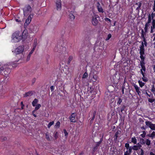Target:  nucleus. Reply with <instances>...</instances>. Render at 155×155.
Here are the masks:
<instances>
[{
  "label": "nucleus",
  "instance_id": "f257e3e1",
  "mask_svg": "<svg viewBox=\"0 0 155 155\" xmlns=\"http://www.w3.org/2000/svg\"><path fill=\"white\" fill-rule=\"evenodd\" d=\"M22 37L21 33L18 31H16L12 35V40L14 42H18L22 39Z\"/></svg>",
  "mask_w": 155,
  "mask_h": 155
},
{
  "label": "nucleus",
  "instance_id": "f03ea898",
  "mask_svg": "<svg viewBox=\"0 0 155 155\" xmlns=\"http://www.w3.org/2000/svg\"><path fill=\"white\" fill-rule=\"evenodd\" d=\"M99 17L98 15H95L92 16L91 20V23L94 26H97L99 23L97 18Z\"/></svg>",
  "mask_w": 155,
  "mask_h": 155
},
{
  "label": "nucleus",
  "instance_id": "7ed1b4c3",
  "mask_svg": "<svg viewBox=\"0 0 155 155\" xmlns=\"http://www.w3.org/2000/svg\"><path fill=\"white\" fill-rule=\"evenodd\" d=\"M24 51V47L23 46H20L17 48L15 50V52L16 54H19L22 53Z\"/></svg>",
  "mask_w": 155,
  "mask_h": 155
},
{
  "label": "nucleus",
  "instance_id": "20e7f679",
  "mask_svg": "<svg viewBox=\"0 0 155 155\" xmlns=\"http://www.w3.org/2000/svg\"><path fill=\"white\" fill-rule=\"evenodd\" d=\"M146 125L150 128L151 130H155V124H152L151 122L146 121L145 122Z\"/></svg>",
  "mask_w": 155,
  "mask_h": 155
},
{
  "label": "nucleus",
  "instance_id": "39448f33",
  "mask_svg": "<svg viewBox=\"0 0 155 155\" xmlns=\"http://www.w3.org/2000/svg\"><path fill=\"white\" fill-rule=\"evenodd\" d=\"M140 58L141 59V61L140 62V65L141 66L142 68L143 69V71H144L146 70V68L145 66L144 63V56H140Z\"/></svg>",
  "mask_w": 155,
  "mask_h": 155
},
{
  "label": "nucleus",
  "instance_id": "423d86ee",
  "mask_svg": "<svg viewBox=\"0 0 155 155\" xmlns=\"http://www.w3.org/2000/svg\"><path fill=\"white\" fill-rule=\"evenodd\" d=\"M140 56H144L143 55L145 53V50L144 49V46L143 45V42H142V45L140 46Z\"/></svg>",
  "mask_w": 155,
  "mask_h": 155
},
{
  "label": "nucleus",
  "instance_id": "0eeeda50",
  "mask_svg": "<svg viewBox=\"0 0 155 155\" xmlns=\"http://www.w3.org/2000/svg\"><path fill=\"white\" fill-rule=\"evenodd\" d=\"M35 93L34 91H29L25 93L24 94V97H30L33 95V94Z\"/></svg>",
  "mask_w": 155,
  "mask_h": 155
},
{
  "label": "nucleus",
  "instance_id": "6e6552de",
  "mask_svg": "<svg viewBox=\"0 0 155 155\" xmlns=\"http://www.w3.org/2000/svg\"><path fill=\"white\" fill-rule=\"evenodd\" d=\"M76 115L74 113H72L70 117V119L71 122L75 123L76 122V120L75 119Z\"/></svg>",
  "mask_w": 155,
  "mask_h": 155
},
{
  "label": "nucleus",
  "instance_id": "1a4fd4ad",
  "mask_svg": "<svg viewBox=\"0 0 155 155\" xmlns=\"http://www.w3.org/2000/svg\"><path fill=\"white\" fill-rule=\"evenodd\" d=\"M56 6L58 10H60L61 9V0H58L56 2Z\"/></svg>",
  "mask_w": 155,
  "mask_h": 155
},
{
  "label": "nucleus",
  "instance_id": "9d476101",
  "mask_svg": "<svg viewBox=\"0 0 155 155\" xmlns=\"http://www.w3.org/2000/svg\"><path fill=\"white\" fill-rule=\"evenodd\" d=\"M150 28V33H152L153 32V29L155 28V20L153 19L152 22V25Z\"/></svg>",
  "mask_w": 155,
  "mask_h": 155
},
{
  "label": "nucleus",
  "instance_id": "9b49d317",
  "mask_svg": "<svg viewBox=\"0 0 155 155\" xmlns=\"http://www.w3.org/2000/svg\"><path fill=\"white\" fill-rule=\"evenodd\" d=\"M135 5H137L138 7L136 8V10L138 12V13H139L140 8L142 5V2L141 1L138 2H137L135 3Z\"/></svg>",
  "mask_w": 155,
  "mask_h": 155
},
{
  "label": "nucleus",
  "instance_id": "f8f14e48",
  "mask_svg": "<svg viewBox=\"0 0 155 155\" xmlns=\"http://www.w3.org/2000/svg\"><path fill=\"white\" fill-rule=\"evenodd\" d=\"M31 21V17L29 16L26 20V21L24 24V26L25 27V26L27 27V26H28V25L30 23Z\"/></svg>",
  "mask_w": 155,
  "mask_h": 155
},
{
  "label": "nucleus",
  "instance_id": "ddd939ff",
  "mask_svg": "<svg viewBox=\"0 0 155 155\" xmlns=\"http://www.w3.org/2000/svg\"><path fill=\"white\" fill-rule=\"evenodd\" d=\"M97 9H98V11L100 12L103 13L104 12L103 10V8H102L101 7L100 3L99 2H98L97 3Z\"/></svg>",
  "mask_w": 155,
  "mask_h": 155
},
{
  "label": "nucleus",
  "instance_id": "4468645a",
  "mask_svg": "<svg viewBox=\"0 0 155 155\" xmlns=\"http://www.w3.org/2000/svg\"><path fill=\"white\" fill-rule=\"evenodd\" d=\"M150 23H146L145 25L144 30L145 32H147L148 30L150 28Z\"/></svg>",
  "mask_w": 155,
  "mask_h": 155
},
{
  "label": "nucleus",
  "instance_id": "2eb2a0df",
  "mask_svg": "<svg viewBox=\"0 0 155 155\" xmlns=\"http://www.w3.org/2000/svg\"><path fill=\"white\" fill-rule=\"evenodd\" d=\"M134 86L135 89L137 93L138 94L140 95L141 93L140 91L139 87L135 84H134Z\"/></svg>",
  "mask_w": 155,
  "mask_h": 155
},
{
  "label": "nucleus",
  "instance_id": "dca6fc26",
  "mask_svg": "<svg viewBox=\"0 0 155 155\" xmlns=\"http://www.w3.org/2000/svg\"><path fill=\"white\" fill-rule=\"evenodd\" d=\"M141 147V145L139 144V146L135 145L132 147L133 149L134 150H137L139 149H140Z\"/></svg>",
  "mask_w": 155,
  "mask_h": 155
},
{
  "label": "nucleus",
  "instance_id": "f3484780",
  "mask_svg": "<svg viewBox=\"0 0 155 155\" xmlns=\"http://www.w3.org/2000/svg\"><path fill=\"white\" fill-rule=\"evenodd\" d=\"M120 133V130H118L117 131L115 134L114 136L115 137V138L114 139V140H117V137H118V135Z\"/></svg>",
  "mask_w": 155,
  "mask_h": 155
},
{
  "label": "nucleus",
  "instance_id": "a211bd4d",
  "mask_svg": "<svg viewBox=\"0 0 155 155\" xmlns=\"http://www.w3.org/2000/svg\"><path fill=\"white\" fill-rule=\"evenodd\" d=\"M37 39H35L34 40V42L33 43V49H35L36 46L37 45Z\"/></svg>",
  "mask_w": 155,
  "mask_h": 155
},
{
  "label": "nucleus",
  "instance_id": "6ab92c4d",
  "mask_svg": "<svg viewBox=\"0 0 155 155\" xmlns=\"http://www.w3.org/2000/svg\"><path fill=\"white\" fill-rule=\"evenodd\" d=\"M92 80L94 82H95L97 81V76L96 75H92Z\"/></svg>",
  "mask_w": 155,
  "mask_h": 155
},
{
  "label": "nucleus",
  "instance_id": "aec40b11",
  "mask_svg": "<svg viewBox=\"0 0 155 155\" xmlns=\"http://www.w3.org/2000/svg\"><path fill=\"white\" fill-rule=\"evenodd\" d=\"M38 101V99L36 98L34 99V100L33 101L32 103V106L34 107H35V106L36 104L37 103Z\"/></svg>",
  "mask_w": 155,
  "mask_h": 155
},
{
  "label": "nucleus",
  "instance_id": "412c9836",
  "mask_svg": "<svg viewBox=\"0 0 155 155\" xmlns=\"http://www.w3.org/2000/svg\"><path fill=\"white\" fill-rule=\"evenodd\" d=\"M148 136L153 139L155 137V132L153 131L151 134H148Z\"/></svg>",
  "mask_w": 155,
  "mask_h": 155
},
{
  "label": "nucleus",
  "instance_id": "4be33fe9",
  "mask_svg": "<svg viewBox=\"0 0 155 155\" xmlns=\"http://www.w3.org/2000/svg\"><path fill=\"white\" fill-rule=\"evenodd\" d=\"M41 106L40 104H38L36 106V107L35 108V110L33 111L32 113L34 112L35 111L38 110L41 107Z\"/></svg>",
  "mask_w": 155,
  "mask_h": 155
},
{
  "label": "nucleus",
  "instance_id": "5701e85b",
  "mask_svg": "<svg viewBox=\"0 0 155 155\" xmlns=\"http://www.w3.org/2000/svg\"><path fill=\"white\" fill-rule=\"evenodd\" d=\"M148 19L147 22L146 23H150L151 21L152 18L150 17V14H149L148 15Z\"/></svg>",
  "mask_w": 155,
  "mask_h": 155
},
{
  "label": "nucleus",
  "instance_id": "b1692460",
  "mask_svg": "<svg viewBox=\"0 0 155 155\" xmlns=\"http://www.w3.org/2000/svg\"><path fill=\"white\" fill-rule=\"evenodd\" d=\"M146 32H144L143 30V29H142L141 30V37L142 38H145V35H146Z\"/></svg>",
  "mask_w": 155,
  "mask_h": 155
},
{
  "label": "nucleus",
  "instance_id": "393cba45",
  "mask_svg": "<svg viewBox=\"0 0 155 155\" xmlns=\"http://www.w3.org/2000/svg\"><path fill=\"white\" fill-rule=\"evenodd\" d=\"M96 111L95 110H94L93 113V116H92V118L90 120V121L91 122H92L93 120H94V119L95 118V116L96 115Z\"/></svg>",
  "mask_w": 155,
  "mask_h": 155
},
{
  "label": "nucleus",
  "instance_id": "a878e982",
  "mask_svg": "<svg viewBox=\"0 0 155 155\" xmlns=\"http://www.w3.org/2000/svg\"><path fill=\"white\" fill-rule=\"evenodd\" d=\"M145 143L147 146H149L151 144V141L149 139H147L145 141Z\"/></svg>",
  "mask_w": 155,
  "mask_h": 155
},
{
  "label": "nucleus",
  "instance_id": "bb28decb",
  "mask_svg": "<svg viewBox=\"0 0 155 155\" xmlns=\"http://www.w3.org/2000/svg\"><path fill=\"white\" fill-rule=\"evenodd\" d=\"M7 138L3 136L1 137L0 138V140L1 141H3L5 140H7Z\"/></svg>",
  "mask_w": 155,
  "mask_h": 155
},
{
  "label": "nucleus",
  "instance_id": "cd10ccee",
  "mask_svg": "<svg viewBox=\"0 0 155 155\" xmlns=\"http://www.w3.org/2000/svg\"><path fill=\"white\" fill-rule=\"evenodd\" d=\"M138 83H139L140 86L141 87H142L145 84L142 81H138Z\"/></svg>",
  "mask_w": 155,
  "mask_h": 155
},
{
  "label": "nucleus",
  "instance_id": "c85d7f7f",
  "mask_svg": "<svg viewBox=\"0 0 155 155\" xmlns=\"http://www.w3.org/2000/svg\"><path fill=\"white\" fill-rule=\"evenodd\" d=\"M131 141L134 144H135L137 143V140L135 137H133L132 138Z\"/></svg>",
  "mask_w": 155,
  "mask_h": 155
},
{
  "label": "nucleus",
  "instance_id": "c756f323",
  "mask_svg": "<svg viewBox=\"0 0 155 155\" xmlns=\"http://www.w3.org/2000/svg\"><path fill=\"white\" fill-rule=\"evenodd\" d=\"M69 17L72 20H74V15L72 14H70L69 15Z\"/></svg>",
  "mask_w": 155,
  "mask_h": 155
},
{
  "label": "nucleus",
  "instance_id": "7c9ffc66",
  "mask_svg": "<svg viewBox=\"0 0 155 155\" xmlns=\"http://www.w3.org/2000/svg\"><path fill=\"white\" fill-rule=\"evenodd\" d=\"M73 59V57L72 56H70L68 58V64H69L71 62V61Z\"/></svg>",
  "mask_w": 155,
  "mask_h": 155
},
{
  "label": "nucleus",
  "instance_id": "2f4dec72",
  "mask_svg": "<svg viewBox=\"0 0 155 155\" xmlns=\"http://www.w3.org/2000/svg\"><path fill=\"white\" fill-rule=\"evenodd\" d=\"M31 8L29 5L27 6L26 10H27V11L29 12L31 11Z\"/></svg>",
  "mask_w": 155,
  "mask_h": 155
},
{
  "label": "nucleus",
  "instance_id": "473e14b6",
  "mask_svg": "<svg viewBox=\"0 0 155 155\" xmlns=\"http://www.w3.org/2000/svg\"><path fill=\"white\" fill-rule=\"evenodd\" d=\"M102 140V139H101L100 141L99 142L97 143L96 146L98 147V146H99L100 144L101 143Z\"/></svg>",
  "mask_w": 155,
  "mask_h": 155
},
{
  "label": "nucleus",
  "instance_id": "72a5a7b5",
  "mask_svg": "<svg viewBox=\"0 0 155 155\" xmlns=\"http://www.w3.org/2000/svg\"><path fill=\"white\" fill-rule=\"evenodd\" d=\"M54 123L53 121L50 122L48 125V128H50L51 126Z\"/></svg>",
  "mask_w": 155,
  "mask_h": 155
},
{
  "label": "nucleus",
  "instance_id": "f704fd0d",
  "mask_svg": "<svg viewBox=\"0 0 155 155\" xmlns=\"http://www.w3.org/2000/svg\"><path fill=\"white\" fill-rule=\"evenodd\" d=\"M60 123L59 121H58L57 123L55 125V126L58 128L60 125Z\"/></svg>",
  "mask_w": 155,
  "mask_h": 155
},
{
  "label": "nucleus",
  "instance_id": "c9c22d12",
  "mask_svg": "<svg viewBox=\"0 0 155 155\" xmlns=\"http://www.w3.org/2000/svg\"><path fill=\"white\" fill-rule=\"evenodd\" d=\"M87 76H88V75H87V73L86 72H85L83 75V78H86L87 77Z\"/></svg>",
  "mask_w": 155,
  "mask_h": 155
},
{
  "label": "nucleus",
  "instance_id": "e433bc0d",
  "mask_svg": "<svg viewBox=\"0 0 155 155\" xmlns=\"http://www.w3.org/2000/svg\"><path fill=\"white\" fill-rule=\"evenodd\" d=\"M142 79L143 81L145 82H147L148 81V79L146 77H145V76H144V77H143L142 78Z\"/></svg>",
  "mask_w": 155,
  "mask_h": 155
},
{
  "label": "nucleus",
  "instance_id": "4c0bfd02",
  "mask_svg": "<svg viewBox=\"0 0 155 155\" xmlns=\"http://www.w3.org/2000/svg\"><path fill=\"white\" fill-rule=\"evenodd\" d=\"M148 101L149 102H150V103H152L155 101V99L149 98L148 99Z\"/></svg>",
  "mask_w": 155,
  "mask_h": 155
},
{
  "label": "nucleus",
  "instance_id": "58836bf2",
  "mask_svg": "<svg viewBox=\"0 0 155 155\" xmlns=\"http://www.w3.org/2000/svg\"><path fill=\"white\" fill-rule=\"evenodd\" d=\"M143 41L144 42V43H143V45L144 44V45L146 46L147 45V43L146 41V40L145 38H143Z\"/></svg>",
  "mask_w": 155,
  "mask_h": 155
},
{
  "label": "nucleus",
  "instance_id": "ea45409f",
  "mask_svg": "<svg viewBox=\"0 0 155 155\" xmlns=\"http://www.w3.org/2000/svg\"><path fill=\"white\" fill-rule=\"evenodd\" d=\"M151 91L153 92H155V88L154 85H153L152 86V88L151 89Z\"/></svg>",
  "mask_w": 155,
  "mask_h": 155
},
{
  "label": "nucleus",
  "instance_id": "a19ab883",
  "mask_svg": "<svg viewBox=\"0 0 155 155\" xmlns=\"http://www.w3.org/2000/svg\"><path fill=\"white\" fill-rule=\"evenodd\" d=\"M122 101V100L121 99L119 98L118 99V101L117 103V104L120 105Z\"/></svg>",
  "mask_w": 155,
  "mask_h": 155
},
{
  "label": "nucleus",
  "instance_id": "79ce46f5",
  "mask_svg": "<svg viewBox=\"0 0 155 155\" xmlns=\"http://www.w3.org/2000/svg\"><path fill=\"white\" fill-rule=\"evenodd\" d=\"M132 149H133L132 147H129V148L128 149V151H129V152H130V153H131V152Z\"/></svg>",
  "mask_w": 155,
  "mask_h": 155
},
{
  "label": "nucleus",
  "instance_id": "37998d69",
  "mask_svg": "<svg viewBox=\"0 0 155 155\" xmlns=\"http://www.w3.org/2000/svg\"><path fill=\"white\" fill-rule=\"evenodd\" d=\"M64 134L65 136L67 137L68 135V133L66 131V130L64 129Z\"/></svg>",
  "mask_w": 155,
  "mask_h": 155
},
{
  "label": "nucleus",
  "instance_id": "c03bdc74",
  "mask_svg": "<svg viewBox=\"0 0 155 155\" xmlns=\"http://www.w3.org/2000/svg\"><path fill=\"white\" fill-rule=\"evenodd\" d=\"M146 134V133L145 131H143V133L141 134V136L143 138H144L145 137Z\"/></svg>",
  "mask_w": 155,
  "mask_h": 155
},
{
  "label": "nucleus",
  "instance_id": "a18cd8bd",
  "mask_svg": "<svg viewBox=\"0 0 155 155\" xmlns=\"http://www.w3.org/2000/svg\"><path fill=\"white\" fill-rule=\"evenodd\" d=\"M155 16V14H154L153 13H152L151 15H150V17L152 18V21L154 19H153V18Z\"/></svg>",
  "mask_w": 155,
  "mask_h": 155
},
{
  "label": "nucleus",
  "instance_id": "49530a36",
  "mask_svg": "<svg viewBox=\"0 0 155 155\" xmlns=\"http://www.w3.org/2000/svg\"><path fill=\"white\" fill-rule=\"evenodd\" d=\"M125 147L128 150L129 147V144L128 143H126L125 144Z\"/></svg>",
  "mask_w": 155,
  "mask_h": 155
},
{
  "label": "nucleus",
  "instance_id": "de8ad7c7",
  "mask_svg": "<svg viewBox=\"0 0 155 155\" xmlns=\"http://www.w3.org/2000/svg\"><path fill=\"white\" fill-rule=\"evenodd\" d=\"M54 137L56 139H57L58 138V133L57 132H56L55 133V134H54Z\"/></svg>",
  "mask_w": 155,
  "mask_h": 155
},
{
  "label": "nucleus",
  "instance_id": "09e8293b",
  "mask_svg": "<svg viewBox=\"0 0 155 155\" xmlns=\"http://www.w3.org/2000/svg\"><path fill=\"white\" fill-rule=\"evenodd\" d=\"M125 107H126L125 106H123L120 109L121 111L122 112L124 110V109L125 108Z\"/></svg>",
  "mask_w": 155,
  "mask_h": 155
},
{
  "label": "nucleus",
  "instance_id": "8fccbe9b",
  "mask_svg": "<svg viewBox=\"0 0 155 155\" xmlns=\"http://www.w3.org/2000/svg\"><path fill=\"white\" fill-rule=\"evenodd\" d=\"M46 138L48 140H50V138L49 137V136L47 134H46Z\"/></svg>",
  "mask_w": 155,
  "mask_h": 155
},
{
  "label": "nucleus",
  "instance_id": "3c124183",
  "mask_svg": "<svg viewBox=\"0 0 155 155\" xmlns=\"http://www.w3.org/2000/svg\"><path fill=\"white\" fill-rule=\"evenodd\" d=\"M143 69L142 68L140 70L141 74H142L143 75V77H144V76L145 75H144V73L143 72Z\"/></svg>",
  "mask_w": 155,
  "mask_h": 155
},
{
  "label": "nucleus",
  "instance_id": "603ef678",
  "mask_svg": "<svg viewBox=\"0 0 155 155\" xmlns=\"http://www.w3.org/2000/svg\"><path fill=\"white\" fill-rule=\"evenodd\" d=\"M141 153L139 155H143L144 152L143 150L142 149H140Z\"/></svg>",
  "mask_w": 155,
  "mask_h": 155
},
{
  "label": "nucleus",
  "instance_id": "864d4df0",
  "mask_svg": "<svg viewBox=\"0 0 155 155\" xmlns=\"http://www.w3.org/2000/svg\"><path fill=\"white\" fill-rule=\"evenodd\" d=\"M31 56V55H30V54H28V55L27 58V61H28L30 60Z\"/></svg>",
  "mask_w": 155,
  "mask_h": 155
},
{
  "label": "nucleus",
  "instance_id": "5fc2aeb1",
  "mask_svg": "<svg viewBox=\"0 0 155 155\" xmlns=\"http://www.w3.org/2000/svg\"><path fill=\"white\" fill-rule=\"evenodd\" d=\"M97 148H98V147L97 146H96L95 147H94L93 148V150L94 151H95L97 149Z\"/></svg>",
  "mask_w": 155,
  "mask_h": 155
},
{
  "label": "nucleus",
  "instance_id": "6e6d98bb",
  "mask_svg": "<svg viewBox=\"0 0 155 155\" xmlns=\"http://www.w3.org/2000/svg\"><path fill=\"white\" fill-rule=\"evenodd\" d=\"M130 153L128 151H126V152H125L124 153V154H126L127 155H129Z\"/></svg>",
  "mask_w": 155,
  "mask_h": 155
},
{
  "label": "nucleus",
  "instance_id": "4d7b16f0",
  "mask_svg": "<svg viewBox=\"0 0 155 155\" xmlns=\"http://www.w3.org/2000/svg\"><path fill=\"white\" fill-rule=\"evenodd\" d=\"M105 20L106 21H108L110 22V21H111L110 19L109 18H105Z\"/></svg>",
  "mask_w": 155,
  "mask_h": 155
},
{
  "label": "nucleus",
  "instance_id": "13d9d810",
  "mask_svg": "<svg viewBox=\"0 0 155 155\" xmlns=\"http://www.w3.org/2000/svg\"><path fill=\"white\" fill-rule=\"evenodd\" d=\"M35 50V49H33V48L28 54H30V55H31V54L33 53Z\"/></svg>",
  "mask_w": 155,
  "mask_h": 155
},
{
  "label": "nucleus",
  "instance_id": "bf43d9fd",
  "mask_svg": "<svg viewBox=\"0 0 155 155\" xmlns=\"http://www.w3.org/2000/svg\"><path fill=\"white\" fill-rule=\"evenodd\" d=\"M4 70V68L3 67H2L0 68V72H1L2 71H3Z\"/></svg>",
  "mask_w": 155,
  "mask_h": 155
},
{
  "label": "nucleus",
  "instance_id": "052dcab7",
  "mask_svg": "<svg viewBox=\"0 0 155 155\" xmlns=\"http://www.w3.org/2000/svg\"><path fill=\"white\" fill-rule=\"evenodd\" d=\"M111 35L110 34H109L108 35V37H107L108 38L107 39H108V40L111 37Z\"/></svg>",
  "mask_w": 155,
  "mask_h": 155
},
{
  "label": "nucleus",
  "instance_id": "680f3d73",
  "mask_svg": "<svg viewBox=\"0 0 155 155\" xmlns=\"http://www.w3.org/2000/svg\"><path fill=\"white\" fill-rule=\"evenodd\" d=\"M50 89L51 91H52L54 90V86H51L50 87Z\"/></svg>",
  "mask_w": 155,
  "mask_h": 155
},
{
  "label": "nucleus",
  "instance_id": "e2e57ef3",
  "mask_svg": "<svg viewBox=\"0 0 155 155\" xmlns=\"http://www.w3.org/2000/svg\"><path fill=\"white\" fill-rule=\"evenodd\" d=\"M154 11H155V2H154V6L153 8Z\"/></svg>",
  "mask_w": 155,
  "mask_h": 155
},
{
  "label": "nucleus",
  "instance_id": "0e129e2a",
  "mask_svg": "<svg viewBox=\"0 0 155 155\" xmlns=\"http://www.w3.org/2000/svg\"><path fill=\"white\" fill-rule=\"evenodd\" d=\"M141 142L142 143V144H144L145 143V142H144V139H142V140H141Z\"/></svg>",
  "mask_w": 155,
  "mask_h": 155
},
{
  "label": "nucleus",
  "instance_id": "69168bd1",
  "mask_svg": "<svg viewBox=\"0 0 155 155\" xmlns=\"http://www.w3.org/2000/svg\"><path fill=\"white\" fill-rule=\"evenodd\" d=\"M150 155H155V154L152 152H150Z\"/></svg>",
  "mask_w": 155,
  "mask_h": 155
},
{
  "label": "nucleus",
  "instance_id": "338daca9",
  "mask_svg": "<svg viewBox=\"0 0 155 155\" xmlns=\"http://www.w3.org/2000/svg\"><path fill=\"white\" fill-rule=\"evenodd\" d=\"M153 36L154 37V38L153 39V41H154L155 40V33L153 34Z\"/></svg>",
  "mask_w": 155,
  "mask_h": 155
},
{
  "label": "nucleus",
  "instance_id": "774afa93",
  "mask_svg": "<svg viewBox=\"0 0 155 155\" xmlns=\"http://www.w3.org/2000/svg\"><path fill=\"white\" fill-rule=\"evenodd\" d=\"M34 112L33 113H32V114L35 117H37V116L35 114H34Z\"/></svg>",
  "mask_w": 155,
  "mask_h": 155
}]
</instances>
